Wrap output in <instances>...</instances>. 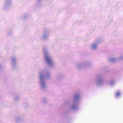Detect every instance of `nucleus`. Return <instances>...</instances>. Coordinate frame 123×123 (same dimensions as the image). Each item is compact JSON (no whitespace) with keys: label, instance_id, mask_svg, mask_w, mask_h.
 I'll use <instances>...</instances> for the list:
<instances>
[{"label":"nucleus","instance_id":"obj_1","mask_svg":"<svg viewBox=\"0 0 123 123\" xmlns=\"http://www.w3.org/2000/svg\"><path fill=\"white\" fill-rule=\"evenodd\" d=\"M46 61L50 64H51L52 63L51 60L50 58L48 56L46 57Z\"/></svg>","mask_w":123,"mask_h":123},{"label":"nucleus","instance_id":"obj_2","mask_svg":"<svg viewBox=\"0 0 123 123\" xmlns=\"http://www.w3.org/2000/svg\"><path fill=\"white\" fill-rule=\"evenodd\" d=\"M120 95V93L119 92H117L116 94V96H119Z\"/></svg>","mask_w":123,"mask_h":123},{"label":"nucleus","instance_id":"obj_3","mask_svg":"<svg viewBox=\"0 0 123 123\" xmlns=\"http://www.w3.org/2000/svg\"><path fill=\"white\" fill-rule=\"evenodd\" d=\"M96 47V45H94L93 46V48H94Z\"/></svg>","mask_w":123,"mask_h":123}]
</instances>
